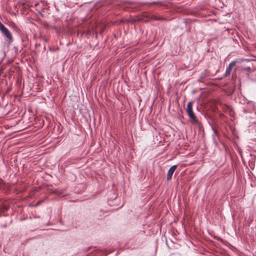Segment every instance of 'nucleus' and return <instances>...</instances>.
<instances>
[{
  "label": "nucleus",
  "mask_w": 256,
  "mask_h": 256,
  "mask_svg": "<svg viewBox=\"0 0 256 256\" xmlns=\"http://www.w3.org/2000/svg\"><path fill=\"white\" fill-rule=\"evenodd\" d=\"M177 166L176 165H174L172 166L168 170L166 176V179L168 180H171L172 176L176 170V168Z\"/></svg>",
  "instance_id": "20e7f679"
},
{
  "label": "nucleus",
  "mask_w": 256,
  "mask_h": 256,
  "mask_svg": "<svg viewBox=\"0 0 256 256\" xmlns=\"http://www.w3.org/2000/svg\"><path fill=\"white\" fill-rule=\"evenodd\" d=\"M6 28L0 22V31L2 32H3L4 30H6Z\"/></svg>",
  "instance_id": "6e6552de"
},
{
  "label": "nucleus",
  "mask_w": 256,
  "mask_h": 256,
  "mask_svg": "<svg viewBox=\"0 0 256 256\" xmlns=\"http://www.w3.org/2000/svg\"><path fill=\"white\" fill-rule=\"evenodd\" d=\"M246 60V61H249V60L245 59V60H233L232 62H230L228 65V66L226 68V72L225 73V76H229L232 70L233 67H234L236 64L238 62H240L242 61Z\"/></svg>",
  "instance_id": "7ed1b4c3"
},
{
  "label": "nucleus",
  "mask_w": 256,
  "mask_h": 256,
  "mask_svg": "<svg viewBox=\"0 0 256 256\" xmlns=\"http://www.w3.org/2000/svg\"><path fill=\"white\" fill-rule=\"evenodd\" d=\"M10 40L12 39V34L9 30L6 28L5 30L2 32Z\"/></svg>",
  "instance_id": "39448f33"
},
{
  "label": "nucleus",
  "mask_w": 256,
  "mask_h": 256,
  "mask_svg": "<svg viewBox=\"0 0 256 256\" xmlns=\"http://www.w3.org/2000/svg\"><path fill=\"white\" fill-rule=\"evenodd\" d=\"M6 28L0 22V31L2 32H3L4 30H6Z\"/></svg>",
  "instance_id": "0eeeda50"
},
{
  "label": "nucleus",
  "mask_w": 256,
  "mask_h": 256,
  "mask_svg": "<svg viewBox=\"0 0 256 256\" xmlns=\"http://www.w3.org/2000/svg\"><path fill=\"white\" fill-rule=\"evenodd\" d=\"M244 70L248 71V72H250L251 71V68L250 67V66L246 67V68H244Z\"/></svg>",
  "instance_id": "1a4fd4ad"
},
{
  "label": "nucleus",
  "mask_w": 256,
  "mask_h": 256,
  "mask_svg": "<svg viewBox=\"0 0 256 256\" xmlns=\"http://www.w3.org/2000/svg\"><path fill=\"white\" fill-rule=\"evenodd\" d=\"M192 102H189L187 104L186 107V112L194 122H196V116L192 111Z\"/></svg>",
  "instance_id": "f03ea898"
},
{
  "label": "nucleus",
  "mask_w": 256,
  "mask_h": 256,
  "mask_svg": "<svg viewBox=\"0 0 256 256\" xmlns=\"http://www.w3.org/2000/svg\"><path fill=\"white\" fill-rule=\"evenodd\" d=\"M154 18L156 20H160L157 16H154Z\"/></svg>",
  "instance_id": "9d476101"
},
{
  "label": "nucleus",
  "mask_w": 256,
  "mask_h": 256,
  "mask_svg": "<svg viewBox=\"0 0 256 256\" xmlns=\"http://www.w3.org/2000/svg\"><path fill=\"white\" fill-rule=\"evenodd\" d=\"M192 102H189L187 104L186 107V112L194 122H196V116L192 111Z\"/></svg>",
  "instance_id": "f257e3e1"
},
{
  "label": "nucleus",
  "mask_w": 256,
  "mask_h": 256,
  "mask_svg": "<svg viewBox=\"0 0 256 256\" xmlns=\"http://www.w3.org/2000/svg\"><path fill=\"white\" fill-rule=\"evenodd\" d=\"M155 2H152V3H151V4H154Z\"/></svg>",
  "instance_id": "9b49d317"
},
{
  "label": "nucleus",
  "mask_w": 256,
  "mask_h": 256,
  "mask_svg": "<svg viewBox=\"0 0 256 256\" xmlns=\"http://www.w3.org/2000/svg\"><path fill=\"white\" fill-rule=\"evenodd\" d=\"M9 207L6 204H3L0 208V213L4 214V212L8 210Z\"/></svg>",
  "instance_id": "423d86ee"
}]
</instances>
